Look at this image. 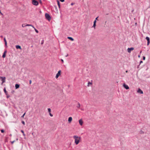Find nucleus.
I'll list each match as a JSON object with an SVG mask.
<instances>
[{
  "instance_id": "1",
  "label": "nucleus",
  "mask_w": 150,
  "mask_h": 150,
  "mask_svg": "<svg viewBox=\"0 0 150 150\" xmlns=\"http://www.w3.org/2000/svg\"><path fill=\"white\" fill-rule=\"evenodd\" d=\"M73 138L75 139V143L76 145H77L79 142L80 140L81 139L80 137H79L76 135L73 136Z\"/></svg>"
},
{
  "instance_id": "2",
  "label": "nucleus",
  "mask_w": 150,
  "mask_h": 150,
  "mask_svg": "<svg viewBox=\"0 0 150 150\" xmlns=\"http://www.w3.org/2000/svg\"><path fill=\"white\" fill-rule=\"evenodd\" d=\"M45 16L47 19L48 21H50L51 19V16L48 13H46L45 14Z\"/></svg>"
},
{
  "instance_id": "3",
  "label": "nucleus",
  "mask_w": 150,
  "mask_h": 150,
  "mask_svg": "<svg viewBox=\"0 0 150 150\" xmlns=\"http://www.w3.org/2000/svg\"><path fill=\"white\" fill-rule=\"evenodd\" d=\"M32 4L35 6H37L39 4L38 2L36 0H32Z\"/></svg>"
},
{
  "instance_id": "4",
  "label": "nucleus",
  "mask_w": 150,
  "mask_h": 150,
  "mask_svg": "<svg viewBox=\"0 0 150 150\" xmlns=\"http://www.w3.org/2000/svg\"><path fill=\"white\" fill-rule=\"evenodd\" d=\"M0 79H2V82L1 83V84H2L3 83L5 82L6 81V77H3L0 76Z\"/></svg>"
},
{
  "instance_id": "5",
  "label": "nucleus",
  "mask_w": 150,
  "mask_h": 150,
  "mask_svg": "<svg viewBox=\"0 0 150 150\" xmlns=\"http://www.w3.org/2000/svg\"><path fill=\"white\" fill-rule=\"evenodd\" d=\"M61 71L60 70H59L57 73L56 74L55 77L56 78H57L58 77L60 76L61 74Z\"/></svg>"
},
{
  "instance_id": "6",
  "label": "nucleus",
  "mask_w": 150,
  "mask_h": 150,
  "mask_svg": "<svg viewBox=\"0 0 150 150\" xmlns=\"http://www.w3.org/2000/svg\"><path fill=\"white\" fill-rule=\"evenodd\" d=\"M134 50V48L133 47L128 48L127 49V51L129 53H130L131 51L133 50Z\"/></svg>"
},
{
  "instance_id": "7",
  "label": "nucleus",
  "mask_w": 150,
  "mask_h": 150,
  "mask_svg": "<svg viewBox=\"0 0 150 150\" xmlns=\"http://www.w3.org/2000/svg\"><path fill=\"white\" fill-rule=\"evenodd\" d=\"M146 39L147 41V45H149L150 42L149 38L148 37H146Z\"/></svg>"
},
{
  "instance_id": "8",
  "label": "nucleus",
  "mask_w": 150,
  "mask_h": 150,
  "mask_svg": "<svg viewBox=\"0 0 150 150\" xmlns=\"http://www.w3.org/2000/svg\"><path fill=\"white\" fill-rule=\"evenodd\" d=\"M79 124L81 125H82L83 123V122L82 119H80L79 120Z\"/></svg>"
},
{
  "instance_id": "9",
  "label": "nucleus",
  "mask_w": 150,
  "mask_h": 150,
  "mask_svg": "<svg viewBox=\"0 0 150 150\" xmlns=\"http://www.w3.org/2000/svg\"><path fill=\"white\" fill-rule=\"evenodd\" d=\"M137 92L138 93H140V94H143V91L140 89L139 88L137 91Z\"/></svg>"
},
{
  "instance_id": "10",
  "label": "nucleus",
  "mask_w": 150,
  "mask_h": 150,
  "mask_svg": "<svg viewBox=\"0 0 150 150\" xmlns=\"http://www.w3.org/2000/svg\"><path fill=\"white\" fill-rule=\"evenodd\" d=\"M123 86L126 89H129V87L126 84L124 83L123 84Z\"/></svg>"
},
{
  "instance_id": "11",
  "label": "nucleus",
  "mask_w": 150,
  "mask_h": 150,
  "mask_svg": "<svg viewBox=\"0 0 150 150\" xmlns=\"http://www.w3.org/2000/svg\"><path fill=\"white\" fill-rule=\"evenodd\" d=\"M7 52L6 50H5L4 53L3 54L2 57L3 58H5L6 57V53Z\"/></svg>"
},
{
  "instance_id": "12",
  "label": "nucleus",
  "mask_w": 150,
  "mask_h": 150,
  "mask_svg": "<svg viewBox=\"0 0 150 150\" xmlns=\"http://www.w3.org/2000/svg\"><path fill=\"white\" fill-rule=\"evenodd\" d=\"M72 118L71 117H69L68 118V122L69 123H70L72 120Z\"/></svg>"
},
{
  "instance_id": "13",
  "label": "nucleus",
  "mask_w": 150,
  "mask_h": 150,
  "mask_svg": "<svg viewBox=\"0 0 150 150\" xmlns=\"http://www.w3.org/2000/svg\"><path fill=\"white\" fill-rule=\"evenodd\" d=\"M16 48L17 49H21V46L19 45H17L16 46Z\"/></svg>"
},
{
  "instance_id": "14",
  "label": "nucleus",
  "mask_w": 150,
  "mask_h": 150,
  "mask_svg": "<svg viewBox=\"0 0 150 150\" xmlns=\"http://www.w3.org/2000/svg\"><path fill=\"white\" fill-rule=\"evenodd\" d=\"M67 38L72 41H73L74 40V39L71 37H68Z\"/></svg>"
},
{
  "instance_id": "15",
  "label": "nucleus",
  "mask_w": 150,
  "mask_h": 150,
  "mask_svg": "<svg viewBox=\"0 0 150 150\" xmlns=\"http://www.w3.org/2000/svg\"><path fill=\"white\" fill-rule=\"evenodd\" d=\"M20 86L19 85L16 84L15 85V88L16 89H17L19 88Z\"/></svg>"
},
{
  "instance_id": "16",
  "label": "nucleus",
  "mask_w": 150,
  "mask_h": 150,
  "mask_svg": "<svg viewBox=\"0 0 150 150\" xmlns=\"http://www.w3.org/2000/svg\"><path fill=\"white\" fill-rule=\"evenodd\" d=\"M4 41L5 42V45L6 46H7V42H6V38H4Z\"/></svg>"
},
{
  "instance_id": "17",
  "label": "nucleus",
  "mask_w": 150,
  "mask_h": 150,
  "mask_svg": "<svg viewBox=\"0 0 150 150\" xmlns=\"http://www.w3.org/2000/svg\"><path fill=\"white\" fill-rule=\"evenodd\" d=\"M4 93H5L6 94V95H7V92L6 91V90L5 88H4Z\"/></svg>"
},
{
  "instance_id": "18",
  "label": "nucleus",
  "mask_w": 150,
  "mask_h": 150,
  "mask_svg": "<svg viewBox=\"0 0 150 150\" xmlns=\"http://www.w3.org/2000/svg\"><path fill=\"white\" fill-rule=\"evenodd\" d=\"M26 26H32L33 28H34V27L32 25H31V24H26Z\"/></svg>"
},
{
  "instance_id": "19",
  "label": "nucleus",
  "mask_w": 150,
  "mask_h": 150,
  "mask_svg": "<svg viewBox=\"0 0 150 150\" xmlns=\"http://www.w3.org/2000/svg\"><path fill=\"white\" fill-rule=\"evenodd\" d=\"M57 2L58 5L59 6V8H60V2H59V1H58V0L57 1Z\"/></svg>"
},
{
  "instance_id": "20",
  "label": "nucleus",
  "mask_w": 150,
  "mask_h": 150,
  "mask_svg": "<svg viewBox=\"0 0 150 150\" xmlns=\"http://www.w3.org/2000/svg\"><path fill=\"white\" fill-rule=\"evenodd\" d=\"M78 103V105L77 106V107L78 108H79L80 107V104L79 103Z\"/></svg>"
},
{
  "instance_id": "21",
  "label": "nucleus",
  "mask_w": 150,
  "mask_h": 150,
  "mask_svg": "<svg viewBox=\"0 0 150 150\" xmlns=\"http://www.w3.org/2000/svg\"><path fill=\"white\" fill-rule=\"evenodd\" d=\"M26 26V25L25 24H23L22 25V27H24L25 26Z\"/></svg>"
},
{
  "instance_id": "22",
  "label": "nucleus",
  "mask_w": 150,
  "mask_h": 150,
  "mask_svg": "<svg viewBox=\"0 0 150 150\" xmlns=\"http://www.w3.org/2000/svg\"><path fill=\"white\" fill-rule=\"evenodd\" d=\"M21 132L22 133V134H23V135L25 136V134L24 133V131L23 130H21Z\"/></svg>"
},
{
  "instance_id": "23",
  "label": "nucleus",
  "mask_w": 150,
  "mask_h": 150,
  "mask_svg": "<svg viewBox=\"0 0 150 150\" xmlns=\"http://www.w3.org/2000/svg\"><path fill=\"white\" fill-rule=\"evenodd\" d=\"M48 111L49 113L51 112V110L50 108H48Z\"/></svg>"
},
{
  "instance_id": "24",
  "label": "nucleus",
  "mask_w": 150,
  "mask_h": 150,
  "mask_svg": "<svg viewBox=\"0 0 150 150\" xmlns=\"http://www.w3.org/2000/svg\"><path fill=\"white\" fill-rule=\"evenodd\" d=\"M89 84H92V83L89 81L88 83V86H89Z\"/></svg>"
},
{
  "instance_id": "25",
  "label": "nucleus",
  "mask_w": 150,
  "mask_h": 150,
  "mask_svg": "<svg viewBox=\"0 0 150 150\" xmlns=\"http://www.w3.org/2000/svg\"><path fill=\"white\" fill-rule=\"evenodd\" d=\"M1 132L2 133H3L4 132V129H1Z\"/></svg>"
},
{
  "instance_id": "26",
  "label": "nucleus",
  "mask_w": 150,
  "mask_h": 150,
  "mask_svg": "<svg viewBox=\"0 0 150 150\" xmlns=\"http://www.w3.org/2000/svg\"><path fill=\"white\" fill-rule=\"evenodd\" d=\"M96 24H93V27H94V28H95V27L96 26Z\"/></svg>"
},
{
  "instance_id": "27",
  "label": "nucleus",
  "mask_w": 150,
  "mask_h": 150,
  "mask_svg": "<svg viewBox=\"0 0 150 150\" xmlns=\"http://www.w3.org/2000/svg\"><path fill=\"white\" fill-rule=\"evenodd\" d=\"M22 123L23 125H25V122H24V121H22Z\"/></svg>"
},
{
  "instance_id": "28",
  "label": "nucleus",
  "mask_w": 150,
  "mask_h": 150,
  "mask_svg": "<svg viewBox=\"0 0 150 150\" xmlns=\"http://www.w3.org/2000/svg\"><path fill=\"white\" fill-rule=\"evenodd\" d=\"M35 28V32L37 33H38V31L37 29H36L35 28Z\"/></svg>"
},
{
  "instance_id": "29",
  "label": "nucleus",
  "mask_w": 150,
  "mask_h": 150,
  "mask_svg": "<svg viewBox=\"0 0 150 150\" xmlns=\"http://www.w3.org/2000/svg\"><path fill=\"white\" fill-rule=\"evenodd\" d=\"M39 1L40 4H42V2L41 0H39Z\"/></svg>"
},
{
  "instance_id": "30",
  "label": "nucleus",
  "mask_w": 150,
  "mask_h": 150,
  "mask_svg": "<svg viewBox=\"0 0 150 150\" xmlns=\"http://www.w3.org/2000/svg\"><path fill=\"white\" fill-rule=\"evenodd\" d=\"M25 112L23 115L21 117H23L25 115Z\"/></svg>"
},
{
  "instance_id": "31",
  "label": "nucleus",
  "mask_w": 150,
  "mask_h": 150,
  "mask_svg": "<svg viewBox=\"0 0 150 150\" xmlns=\"http://www.w3.org/2000/svg\"><path fill=\"white\" fill-rule=\"evenodd\" d=\"M49 114H50V116H51V117L53 116V115L51 113V112L49 113Z\"/></svg>"
},
{
  "instance_id": "32",
  "label": "nucleus",
  "mask_w": 150,
  "mask_h": 150,
  "mask_svg": "<svg viewBox=\"0 0 150 150\" xmlns=\"http://www.w3.org/2000/svg\"><path fill=\"white\" fill-rule=\"evenodd\" d=\"M15 142V140H14V141H13L11 142V144H13L14 143V142Z\"/></svg>"
},
{
  "instance_id": "33",
  "label": "nucleus",
  "mask_w": 150,
  "mask_h": 150,
  "mask_svg": "<svg viewBox=\"0 0 150 150\" xmlns=\"http://www.w3.org/2000/svg\"><path fill=\"white\" fill-rule=\"evenodd\" d=\"M96 20H95L93 22V24H96Z\"/></svg>"
},
{
  "instance_id": "34",
  "label": "nucleus",
  "mask_w": 150,
  "mask_h": 150,
  "mask_svg": "<svg viewBox=\"0 0 150 150\" xmlns=\"http://www.w3.org/2000/svg\"><path fill=\"white\" fill-rule=\"evenodd\" d=\"M145 57L144 56H143V60H145Z\"/></svg>"
},
{
  "instance_id": "35",
  "label": "nucleus",
  "mask_w": 150,
  "mask_h": 150,
  "mask_svg": "<svg viewBox=\"0 0 150 150\" xmlns=\"http://www.w3.org/2000/svg\"><path fill=\"white\" fill-rule=\"evenodd\" d=\"M144 132L142 131H140V133L141 134H144Z\"/></svg>"
},
{
  "instance_id": "36",
  "label": "nucleus",
  "mask_w": 150,
  "mask_h": 150,
  "mask_svg": "<svg viewBox=\"0 0 150 150\" xmlns=\"http://www.w3.org/2000/svg\"><path fill=\"white\" fill-rule=\"evenodd\" d=\"M10 97V96L9 95H7L6 97L7 98H8Z\"/></svg>"
},
{
  "instance_id": "37",
  "label": "nucleus",
  "mask_w": 150,
  "mask_h": 150,
  "mask_svg": "<svg viewBox=\"0 0 150 150\" xmlns=\"http://www.w3.org/2000/svg\"><path fill=\"white\" fill-rule=\"evenodd\" d=\"M60 1H61L62 2H63L64 1V0H59Z\"/></svg>"
},
{
  "instance_id": "38",
  "label": "nucleus",
  "mask_w": 150,
  "mask_h": 150,
  "mask_svg": "<svg viewBox=\"0 0 150 150\" xmlns=\"http://www.w3.org/2000/svg\"><path fill=\"white\" fill-rule=\"evenodd\" d=\"M43 42H44V40H43L42 41L41 44H42L43 43Z\"/></svg>"
},
{
  "instance_id": "39",
  "label": "nucleus",
  "mask_w": 150,
  "mask_h": 150,
  "mask_svg": "<svg viewBox=\"0 0 150 150\" xmlns=\"http://www.w3.org/2000/svg\"><path fill=\"white\" fill-rule=\"evenodd\" d=\"M31 82H32V81H31V80H30L29 81V83H30V84L31 83Z\"/></svg>"
},
{
  "instance_id": "40",
  "label": "nucleus",
  "mask_w": 150,
  "mask_h": 150,
  "mask_svg": "<svg viewBox=\"0 0 150 150\" xmlns=\"http://www.w3.org/2000/svg\"><path fill=\"white\" fill-rule=\"evenodd\" d=\"M74 4V3H72L71 4V5H72H72H73Z\"/></svg>"
},
{
  "instance_id": "41",
  "label": "nucleus",
  "mask_w": 150,
  "mask_h": 150,
  "mask_svg": "<svg viewBox=\"0 0 150 150\" xmlns=\"http://www.w3.org/2000/svg\"><path fill=\"white\" fill-rule=\"evenodd\" d=\"M0 13L1 14V15H3V13L1 12L0 10Z\"/></svg>"
},
{
  "instance_id": "42",
  "label": "nucleus",
  "mask_w": 150,
  "mask_h": 150,
  "mask_svg": "<svg viewBox=\"0 0 150 150\" xmlns=\"http://www.w3.org/2000/svg\"><path fill=\"white\" fill-rule=\"evenodd\" d=\"M61 61L63 63L64 62V60L63 59H61Z\"/></svg>"
},
{
  "instance_id": "43",
  "label": "nucleus",
  "mask_w": 150,
  "mask_h": 150,
  "mask_svg": "<svg viewBox=\"0 0 150 150\" xmlns=\"http://www.w3.org/2000/svg\"><path fill=\"white\" fill-rule=\"evenodd\" d=\"M98 17H97V18H96V19H95V20H96V21L97 20H98L97 19H98Z\"/></svg>"
},
{
  "instance_id": "44",
  "label": "nucleus",
  "mask_w": 150,
  "mask_h": 150,
  "mask_svg": "<svg viewBox=\"0 0 150 150\" xmlns=\"http://www.w3.org/2000/svg\"><path fill=\"white\" fill-rule=\"evenodd\" d=\"M142 62H143L142 61H140V64H141V63H142Z\"/></svg>"
},
{
  "instance_id": "45",
  "label": "nucleus",
  "mask_w": 150,
  "mask_h": 150,
  "mask_svg": "<svg viewBox=\"0 0 150 150\" xmlns=\"http://www.w3.org/2000/svg\"><path fill=\"white\" fill-rule=\"evenodd\" d=\"M68 56V54H67V55H66V57H67Z\"/></svg>"
},
{
  "instance_id": "46",
  "label": "nucleus",
  "mask_w": 150,
  "mask_h": 150,
  "mask_svg": "<svg viewBox=\"0 0 150 150\" xmlns=\"http://www.w3.org/2000/svg\"><path fill=\"white\" fill-rule=\"evenodd\" d=\"M14 92V91H12V93H13V92Z\"/></svg>"
},
{
  "instance_id": "47",
  "label": "nucleus",
  "mask_w": 150,
  "mask_h": 150,
  "mask_svg": "<svg viewBox=\"0 0 150 150\" xmlns=\"http://www.w3.org/2000/svg\"><path fill=\"white\" fill-rule=\"evenodd\" d=\"M125 72H126V73H127V72H128V71H127V70H126V71H125Z\"/></svg>"
},
{
  "instance_id": "48",
  "label": "nucleus",
  "mask_w": 150,
  "mask_h": 150,
  "mask_svg": "<svg viewBox=\"0 0 150 150\" xmlns=\"http://www.w3.org/2000/svg\"><path fill=\"white\" fill-rule=\"evenodd\" d=\"M142 51L141 50V51H140V53H142Z\"/></svg>"
},
{
  "instance_id": "49",
  "label": "nucleus",
  "mask_w": 150,
  "mask_h": 150,
  "mask_svg": "<svg viewBox=\"0 0 150 150\" xmlns=\"http://www.w3.org/2000/svg\"><path fill=\"white\" fill-rule=\"evenodd\" d=\"M16 140H17H17H18V138H16Z\"/></svg>"
},
{
  "instance_id": "50",
  "label": "nucleus",
  "mask_w": 150,
  "mask_h": 150,
  "mask_svg": "<svg viewBox=\"0 0 150 150\" xmlns=\"http://www.w3.org/2000/svg\"><path fill=\"white\" fill-rule=\"evenodd\" d=\"M140 57V55H138V57Z\"/></svg>"
},
{
  "instance_id": "51",
  "label": "nucleus",
  "mask_w": 150,
  "mask_h": 150,
  "mask_svg": "<svg viewBox=\"0 0 150 150\" xmlns=\"http://www.w3.org/2000/svg\"><path fill=\"white\" fill-rule=\"evenodd\" d=\"M32 134H33V133H32Z\"/></svg>"
}]
</instances>
